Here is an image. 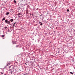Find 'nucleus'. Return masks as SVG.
Segmentation results:
<instances>
[{
    "label": "nucleus",
    "instance_id": "nucleus-18",
    "mask_svg": "<svg viewBox=\"0 0 75 75\" xmlns=\"http://www.w3.org/2000/svg\"><path fill=\"white\" fill-rule=\"evenodd\" d=\"M13 27H15V25H13Z\"/></svg>",
    "mask_w": 75,
    "mask_h": 75
},
{
    "label": "nucleus",
    "instance_id": "nucleus-2",
    "mask_svg": "<svg viewBox=\"0 0 75 75\" xmlns=\"http://www.w3.org/2000/svg\"><path fill=\"white\" fill-rule=\"evenodd\" d=\"M39 23L40 25H42V23H41V22H39Z\"/></svg>",
    "mask_w": 75,
    "mask_h": 75
},
{
    "label": "nucleus",
    "instance_id": "nucleus-16",
    "mask_svg": "<svg viewBox=\"0 0 75 75\" xmlns=\"http://www.w3.org/2000/svg\"><path fill=\"white\" fill-rule=\"evenodd\" d=\"M16 23H14V24H13V25H15V24H16Z\"/></svg>",
    "mask_w": 75,
    "mask_h": 75
},
{
    "label": "nucleus",
    "instance_id": "nucleus-11",
    "mask_svg": "<svg viewBox=\"0 0 75 75\" xmlns=\"http://www.w3.org/2000/svg\"><path fill=\"white\" fill-rule=\"evenodd\" d=\"M21 13H19L18 14V15H21Z\"/></svg>",
    "mask_w": 75,
    "mask_h": 75
},
{
    "label": "nucleus",
    "instance_id": "nucleus-12",
    "mask_svg": "<svg viewBox=\"0 0 75 75\" xmlns=\"http://www.w3.org/2000/svg\"><path fill=\"white\" fill-rule=\"evenodd\" d=\"M1 74L2 75H3V72H1Z\"/></svg>",
    "mask_w": 75,
    "mask_h": 75
},
{
    "label": "nucleus",
    "instance_id": "nucleus-7",
    "mask_svg": "<svg viewBox=\"0 0 75 75\" xmlns=\"http://www.w3.org/2000/svg\"><path fill=\"white\" fill-rule=\"evenodd\" d=\"M8 14H9V12L6 13V15H8Z\"/></svg>",
    "mask_w": 75,
    "mask_h": 75
},
{
    "label": "nucleus",
    "instance_id": "nucleus-14",
    "mask_svg": "<svg viewBox=\"0 0 75 75\" xmlns=\"http://www.w3.org/2000/svg\"><path fill=\"white\" fill-rule=\"evenodd\" d=\"M24 75H28L27 74H24Z\"/></svg>",
    "mask_w": 75,
    "mask_h": 75
},
{
    "label": "nucleus",
    "instance_id": "nucleus-4",
    "mask_svg": "<svg viewBox=\"0 0 75 75\" xmlns=\"http://www.w3.org/2000/svg\"><path fill=\"white\" fill-rule=\"evenodd\" d=\"M13 19H11L10 20V21H11V22H13Z\"/></svg>",
    "mask_w": 75,
    "mask_h": 75
},
{
    "label": "nucleus",
    "instance_id": "nucleus-19",
    "mask_svg": "<svg viewBox=\"0 0 75 75\" xmlns=\"http://www.w3.org/2000/svg\"><path fill=\"white\" fill-rule=\"evenodd\" d=\"M25 65H27V64L26 63H25Z\"/></svg>",
    "mask_w": 75,
    "mask_h": 75
},
{
    "label": "nucleus",
    "instance_id": "nucleus-20",
    "mask_svg": "<svg viewBox=\"0 0 75 75\" xmlns=\"http://www.w3.org/2000/svg\"><path fill=\"white\" fill-rule=\"evenodd\" d=\"M1 0H0V1Z\"/></svg>",
    "mask_w": 75,
    "mask_h": 75
},
{
    "label": "nucleus",
    "instance_id": "nucleus-15",
    "mask_svg": "<svg viewBox=\"0 0 75 75\" xmlns=\"http://www.w3.org/2000/svg\"><path fill=\"white\" fill-rule=\"evenodd\" d=\"M18 47V45H16V47Z\"/></svg>",
    "mask_w": 75,
    "mask_h": 75
},
{
    "label": "nucleus",
    "instance_id": "nucleus-9",
    "mask_svg": "<svg viewBox=\"0 0 75 75\" xmlns=\"http://www.w3.org/2000/svg\"><path fill=\"white\" fill-rule=\"evenodd\" d=\"M4 36H5V35H2V38H3V37H4Z\"/></svg>",
    "mask_w": 75,
    "mask_h": 75
},
{
    "label": "nucleus",
    "instance_id": "nucleus-21",
    "mask_svg": "<svg viewBox=\"0 0 75 75\" xmlns=\"http://www.w3.org/2000/svg\"><path fill=\"white\" fill-rule=\"evenodd\" d=\"M74 75H75V74Z\"/></svg>",
    "mask_w": 75,
    "mask_h": 75
},
{
    "label": "nucleus",
    "instance_id": "nucleus-6",
    "mask_svg": "<svg viewBox=\"0 0 75 75\" xmlns=\"http://www.w3.org/2000/svg\"><path fill=\"white\" fill-rule=\"evenodd\" d=\"M70 74H72V75H73L74 74V73H73L71 72H70Z\"/></svg>",
    "mask_w": 75,
    "mask_h": 75
},
{
    "label": "nucleus",
    "instance_id": "nucleus-13",
    "mask_svg": "<svg viewBox=\"0 0 75 75\" xmlns=\"http://www.w3.org/2000/svg\"><path fill=\"white\" fill-rule=\"evenodd\" d=\"M4 28H5L6 29V28H7V27H5Z\"/></svg>",
    "mask_w": 75,
    "mask_h": 75
},
{
    "label": "nucleus",
    "instance_id": "nucleus-8",
    "mask_svg": "<svg viewBox=\"0 0 75 75\" xmlns=\"http://www.w3.org/2000/svg\"><path fill=\"white\" fill-rule=\"evenodd\" d=\"M14 3H16V0H14Z\"/></svg>",
    "mask_w": 75,
    "mask_h": 75
},
{
    "label": "nucleus",
    "instance_id": "nucleus-17",
    "mask_svg": "<svg viewBox=\"0 0 75 75\" xmlns=\"http://www.w3.org/2000/svg\"><path fill=\"white\" fill-rule=\"evenodd\" d=\"M10 68H11V66H10L9 67V69H10Z\"/></svg>",
    "mask_w": 75,
    "mask_h": 75
},
{
    "label": "nucleus",
    "instance_id": "nucleus-3",
    "mask_svg": "<svg viewBox=\"0 0 75 75\" xmlns=\"http://www.w3.org/2000/svg\"><path fill=\"white\" fill-rule=\"evenodd\" d=\"M5 19H6V18H3L2 19V21H4V20H5Z\"/></svg>",
    "mask_w": 75,
    "mask_h": 75
},
{
    "label": "nucleus",
    "instance_id": "nucleus-10",
    "mask_svg": "<svg viewBox=\"0 0 75 75\" xmlns=\"http://www.w3.org/2000/svg\"><path fill=\"white\" fill-rule=\"evenodd\" d=\"M67 11L68 12H69V9H67Z\"/></svg>",
    "mask_w": 75,
    "mask_h": 75
},
{
    "label": "nucleus",
    "instance_id": "nucleus-5",
    "mask_svg": "<svg viewBox=\"0 0 75 75\" xmlns=\"http://www.w3.org/2000/svg\"><path fill=\"white\" fill-rule=\"evenodd\" d=\"M11 69H9V71H11V74H12V71H11Z\"/></svg>",
    "mask_w": 75,
    "mask_h": 75
},
{
    "label": "nucleus",
    "instance_id": "nucleus-1",
    "mask_svg": "<svg viewBox=\"0 0 75 75\" xmlns=\"http://www.w3.org/2000/svg\"><path fill=\"white\" fill-rule=\"evenodd\" d=\"M5 22L6 23L8 24H10V21H8V20H5Z\"/></svg>",
    "mask_w": 75,
    "mask_h": 75
}]
</instances>
